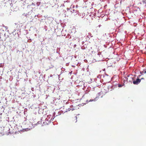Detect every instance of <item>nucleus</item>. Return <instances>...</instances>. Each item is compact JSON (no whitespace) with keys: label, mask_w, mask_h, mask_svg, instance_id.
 Wrapping results in <instances>:
<instances>
[{"label":"nucleus","mask_w":146,"mask_h":146,"mask_svg":"<svg viewBox=\"0 0 146 146\" xmlns=\"http://www.w3.org/2000/svg\"><path fill=\"white\" fill-rule=\"evenodd\" d=\"M77 117L76 116H75L73 117L71 119V122L72 123H75L77 122Z\"/></svg>","instance_id":"f257e3e1"},{"label":"nucleus","mask_w":146,"mask_h":146,"mask_svg":"<svg viewBox=\"0 0 146 146\" xmlns=\"http://www.w3.org/2000/svg\"><path fill=\"white\" fill-rule=\"evenodd\" d=\"M140 82L141 80L139 78H137L135 81L133 80V83L134 84L137 85Z\"/></svg>","instance_id":"f03ea898"},{"label":"nucleus","mask_w":146,"mask_h":146,"mask_svg":"<svg viewBox=\"0 0 146 146\" xmlns=\"http://www.w3.org/2000/svg\"><path fill=\"white\" fill-rule=\"evenodd\" d=\"M68 110V111H70V110H72L73 109H71V108H69Z\"/></svg>","instance_id":"7ed1b4c3"},{"label":"nucleus","mask_w":146,"mask_h":146,"mask_svg":"<svg viewBox=\"0 0 146 146\" xmlns=\"http://www.w3.org/2000/svg\"><path fill=\"white\" fill-rule=\"evenodd\" d=\"M118 86L119 87H121L122 86L121 84H119L118 85Z\"/></svg>","instance_id":"20e7f679"},{"label":"nucleus","mask_w":146,"mask_h":146,"mask_svg":"<svg viewBox=\"0 0 146 146\" xmlns=\"http://www.w3.org/2000/svg\"><path fill=\"white\" fill-rule=\"evenodd\" d=\"M145 73H146V71L145 72Z\"/></svg>","instance_id":"39448f33"}]
</instances>
